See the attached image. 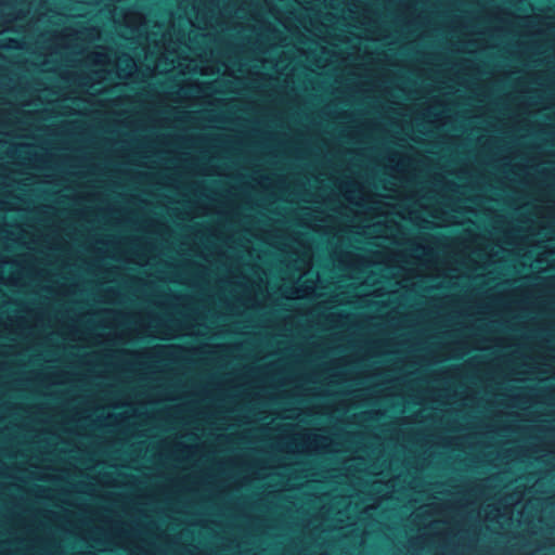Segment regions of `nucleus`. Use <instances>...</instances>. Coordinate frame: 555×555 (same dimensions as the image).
<instances>
[{
	"label": "nucleus",
	"mask_w": 555,
	"mask_h": 555,
	"mask_svg": "<svg viewBox=\"0 0 555 555\" xmlns=\"http://www.w3.org/2000/svg\"><path fill=\"white\" fill-rule=\"evenodd\" d=\"M88 62L93 65L92 72L96 75L99 81L105 80L106 75L111 74L115 68L117 69L118 76L127 77L130 76L134 68V62L129 59H119L116 64L112 62V55L106 49H100L94 51L88 57Z\"/></svg>",
	"instance_id": "obj_2"
},
{
	"label": "nucleus",
	"mask_w": 555,
	"mask_h": 555,
	"mask_svg": "<svg viewBox=\"0 0 555 555\" xmlns=\"http://www.w3.org/2000/svg\"><path fill=\"white\" fill-rule=\"evenodd\" d=\"M60 90L69 96V0H61Z\"/></svg>",
	"instance_id": "obj_1"
}]
</instances>
